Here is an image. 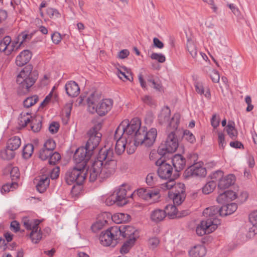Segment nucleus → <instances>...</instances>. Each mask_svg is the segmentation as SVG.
<instances>
[{"label":"nucleus","instance_id":"nucleus-17","mask_svg":"<svg viewBox=\"0 0 257 257\" xmlns=\"http://www.w3.org/2000/svg\"><path fill=\"white\" fill-rule=\"evenodd\" d=\"M171 160L173 167L176 172H179L182 170L186 166V161L185 158L181 154H177L170 156L168 160Z\"/></svg>","mask_w":257,"mask_h":257},{"label":"nucleus","instance_id":"nucleus-48","mask_svg":"<svg viewBox=\"0 0 257 257\" xmlns=\"http://www.w3.org/2000/svg\"><path fill=\"white\" fill-rule=\"evenodd\" d=\"M106 223V220H99L92 225L91 227V229L93 232H96L98 230H100L104 225L105 223Z\"/></svg>","mask_w":257,"mask_h":257},{"label":"nucleus","instance_id":"nucleus-56","mask_svg":"<svg viewBox=\"0 0 257 257\" xmlns=\"http://www.w3.org/2000/svg\"><path fill=\"white\" fill-rule=\"evenodd\" d=\"M14 186H18V183L16 182H13L11 184H6L2 187L1 190V192L3 194L9 192L11 190V188L14 187Z\"/></svg>","mask_w":257,"mask_h":257},{"label":"nucleus","instance_id":"nucleus-22","mask_svg":"<svg viewBox=\"0 0 257 257\" xmlns=\"http://www.w3.org/2000/svg\"><path fill=\"white\" fill-rule=\"evenodd\" d=\"M67 94L72 97L77 96L80 93V88L78 84L74 81L67 82L65 86Z\"/></svg>","mask_w":257,"mask_h":257},{"label":"nucleus","instance_id":"nucleus-26","mask_svg":"<svg viewBox=\"0 0 257 257\" xmlns=\"http://www.w3.org/2000/svg\"><path fill=\"white\" fill-rule=\"evenodd\" d=\"M171 115V110L168 106H165L162 108L160 114L158 115V120L160 124H163L169 120Z\"/></svg>","mask_w":257,"mask_h":257},{"label":"nucleus","instance_id":"nucleus-51","mask_svg":"<svg viewBox=\"0 0 257 257\" xmlns=\"http://www.w3.org/2000/svg\"><path fill=\"white\" fill-rule=\"evenodd\" d=\"M51 151L43 147L40 151L39 158L42 160H46L47 159H49V157L51 153Z\"/></svg>","mask_w":257,"mask_h":257},{"label":"nucleus","instance_id":"nucleus-37","mask_svg":"<svg viewBox=\"0 0 257 257\" xmlns=\"http://www.w3.org/2000/svg\"><path fill=\"white\" fill-rule=\"evenodd\" d=\"M187 49L193 59H196L198 50L195 43L192 40H188L186 44Z\"/></svg>","mask_w":257,"mask_h":257},{"label":"nucleus","instance_id":"nucleus-63","mask_svg":"<svg viewBox=\"0 0 257 257\" xmlns=\"http://www.w3.org/2000/svg\"><path fill=\"white\" fill-rule=\"evenodd\" d=\"M47 14L51 18L54 16L59 17L60 15L57 10L51 8H49L47 9Z\"/></svg>","mask_w":257,"mask_h":257},{"label":"nucleus","instance_id":"nucleus-38","mask_svg":"<svg viewBox=\"0 0 257 257\" xmlns=\"http://www.w3.org/2000/svg\"><path fill=\"white\" fill-rule=\"evenodd\" d=\"M123 124L121 122L119 125L117 127L115 130L114 138V139L117 140H122L123 138L125 141V138L126 137L125 133L124 132Z\"/></svg>","mask_w":257,"mask_h":257},{"label":"nucleus","instance_id":"nucleus-31","mask_svg":"<svg viewBox=\"0 0 257 257\" xmlns=\"http://www.w3.org/2000/svg\"><path fill=\"white\" fill-rule=\"evenodd\" d=\"M32 118L31 128L35 133L39 132L42 127V118L40 116H35Z\"/></svg>","mask_w":257,"mask_h":257},{"label":"nucleus","instance_id":"nucleus-11","mask_svg":"<svg viewBox=\"0 0 257 257\" xmlns=\"http://www.w3.org/2000/svg\"><path fill=\"white\" fill-rule=\"evenodd\" d=\"M122 122L123 124L124 132L127 137L125 138V141L126 143L129 142V144H130L134 135L141 127V120L139 118L136 117L132 119L130 122L128 120H124Z\"/></svg>","mask_w":257,"mask_h":257},{"label":"nucleus","instance_id":"nucleus-36","mask_svg":"<svg viewBox=\"0 0 257 257\" xmlns=\"http://www.w3.org/2000/svg\"><path fill=\"white\" fill-rule=\"evenodd\" d=\"M136 240V238L135 237L128 239L121 246L120 248V253L123 254L128 252Z\"/></svg>","mask_w":257,"mask_h":257},{"label":"nucleus","instance_id":"nucleus-30","mask_svg":"<svg viewBox=\"0 0 257 257\" xmlns=\"http://www.w3.org/2000/svg\"><path fill=\"white\" fill-rule=\"evenodd\" d=\"M249 221L252 225V227L249 229V233H252L253 235L257 234V211L250 213L249 215Z\"/></svg>","mask_w":257,"mask_h":257},{"label":"nucleus","instance_id":"nucleus-40","mask_svg":"<svg viewBox=\"0 0 257 257\" xmlns=\"http://www.w3.org/2000/svg\"><path fill=\"white\" fill-rule=\"evenodd\" d=\"M11 38L9 36H5L0 41V52H5L7 54L8 53V46L11 44Z\"/></svg>","mask_w":257,"mask_h":257},{"label":"nucleus","instance_id":"nucleus-5","mask_svg":"<svg viewBox=\"0 0 257 257\" xmlns=\"http://www.w3.org/2000/svg\"><path fill=\"white\" fill-rule=\"evenodd\" d=\"M33 66L28 64L25 66L18 75L17 82L19 84L17 92L19 95H23L29 91V88L35 83L38 77L37 70L33 71Z\"/></svg>","mask_w":257,"mask_h":257},{"label":"nucleus","instance_id":"nucleus-46","mask_svg":"<svg viewBox=\"0 0 257 257\" xmlns=\"http://www.w3.org/2000/svg\"><path fill=\"white\" fill-rule=\"evenodd\" d=\"M156 180L157 175L154 173H151L147 176L146 182L149 186L152 187L151 188H153V187L156 185Z\"/></svg>","mask_w":257,"mask_h":257},{"label":"nucleus","instance_id":"nucleus-39","mask_svg":"<svg viewBox=\"0 0 257 257\" xmlns=\"http://www.w3.org/2000/svg\"><path fill=\"white\" fill-rule=\"evenodd\" d=\"M34 145L32 144H28L23 147L22 155L25 159H29L34 152Z\"/></svg>","mask_w":257,"mask_h":257},{"label":"nucleus","instance_id":"nucleus-1","mask_svg":"<svg viewBox=\"0 0 257 257\" xmlns=\"http://www.w3.org/2000/svg\"><path fill=\"white\" fill-rule=\"evenodd\" d=\"M116 167L117 161L113 149L106 147L101 148L92 164L90 171V182H94L97 178L102 182L110 177L115 172Z\"/></svg>","mask_w":257,"mask_h":257},{"label":"nucleus","instance_id":"nucleus-53","mask_svg":"<svg viewBox=\"0 0 257 257\" xmlns=\"http://www.w3.org/2000/svg\"><path fill=\"white\" fill-rule=\"evenodd\" d=\"M10 176L12 181H15L19 179L20 176L19 168L13 167L11 170Z\"/></svg>","mask_w":257,"mask_h":257},{"label":"nucleus","instance_id":"nucleus-29","mask_svg":"<svg viewBox=\"0 0 257 257\" xmlns=\"http://www.w3.org/2000/svg\"><path fill=\"white\" fill-rule=\"evenodd\" d=\"M186 194H180V193H171L169 192V197L172 198L173 204L176 205H181L186 198Z\"/></svg>","mask_w":257,"mask_h":257},{"label":"nucleus","instance_id":"nucleus-45","mask_svg":"<svg viewBox=\"0 0 257 257\" xmlns=\"http://www.w3.org/2000/svg\"><path fill=\"white\" fill-rule=\"evenodd\" d=\"M49 157V164L51 165H55L61 159V156L57 152L52 151Z\"/></svg>","mask_w":257,"mask_h":257},{"label":"nucleus","instance_id":"nucleus-47","mask_svg":"<svg viewBox=\"0 0 257 257\" xmlns=\"http://www.w3.org/2000/svg\"><path fill=\"white\" fill-rule=\"evenodd\" d=\"M183 138L191 144H194L196 139L193 134L189 130H185L183 131Z\"/></svg>","mask_w":257,"mask_h":257},{"label":"nucleus","instance_id":"nucleus-57","mask_svg":"<svg viewBox=\"0 0 257 257\" xmlns=\"http://www.w3.org/2000/svg\"><path fill=\"white\" fill-rule=\"evenodd\" d=\"M216 201L218 203L223 204L224 205L226 204L228 202L225 191L220 194V195L217 197Z\"/></svg>","mask_w":257,"mask_h":257},{"label":"nucleus","instance_id":"nucleus-61","mask_svg":"<svg viewBox=\"0 0 257 257\" xmlns=\"http://www.w3.org/2000/svg\"><path fill=\"white\" fill-rule=\"evenodd\" d=\"M210 78L214 83H217L220 79L219 73L214 70H213L210 74Z\"/></svg>","mask_w":257,"mask_h":257},{"label":"nucleus","instance_id":"nucleus-64","mask_svg":"<svg viewBox=\"0 0 257 257\" xmlns=\"http://www.w3.org/2000/svg\"><path fill=\"white\" fill-rule=\"evenodd\" d=\"M218 135L219 146L220 148L221 147L222 149H224L226 145L224 135L222 133H219Z\"/></svg>","mask_w":257,"mask_h":257},{"label":"nucleus","instance_id":"nucleus-34","mask_svg":"<svg viewBox=\"0 0 257 257\" xmlns=\"http://www.w3.org/2000/svg\"><path fill=\"white\" fill-rule=\"evenodd\" d=\"M15 151H12L11 149H9L7 146L6 149L0 152L1 157L4 160H12L15 157Z\"/></svg>","mask_w":257,"mask_h":257},{"label":"nucleus","instance_id":"nucleus-2","mask_svg":"<svg viewBox=\"0 0 257 257\" xmlns=\"http://www.w3.org/2000/svg\"><path fill=\"white\" fill-rule=\"evenodd\" d=\"M102 123L97 122L87 132L88 140L84 147L78 148L73 155V160L77 166L82 169L86 167L87 162L90 160L94 150L98 146L102 134L99 132Z\"/></svg>","mask_w":257,"mask_h":257},{"label":"nucleus","instance_id":"nucleus-62","mask_svg":"<svg viewBox=\"0 0 257 257\" xmlns=\"http://www.w3.org/2000/svg\"><path fill=\"white\" fill-rule=\"evenodd\" d=\"M194 86L195 88L196 91L200 94H203L204 92V88L203 84L200 82H195Z\"/></svg>","mask_w":257,"mask_h":257},{"label":"nucleus","instance_id":"nucleus-20","mask_svg":"<svg viewBox=\"0 0 257 257\" xmlns=\"http://www.w3.org/2000/svg\"><path fill=\"white\" fill-rule=\"evenodd\" d=\"M235 176L233 174H228L219 179L218 188L224 190L233 185L235 181Z\"/></svg>","mask_w":257,"mask_h":257},{"label":"nucleus","instance_id":"nucleus-8","mask_svg":"<svg viewBox=\"0 0 257 257\" xmlns=\"http://www.w3.org/2000/svg\"><path fill=\"white\" fill-rule=\"evenodd\" d=\"M157 136V131L156 128H151L149 131H147L146 127H140L139 130L134 135L132 140L135 147L139 145H143L145 147L149 148L154 143Z\"/></svg>","mask_w":257,"mask_h":257},{"label":"nucleus","instance_id":"nucleus-60","mask_svg":"<svg viewBox=\"0 0 257 257\" xmlns=\"http://www.w3.org/2000/svg\"><path fill=\"white\" fill-rule=\"evenodd\" d=\"M211 124L214 128H217L220 123V118L219 117L217 118V115L216 113L212 115L211 119Z\"/></svg>","mask_w":257,"mask_h":257},{"label":"nucleus","instance_id":"nucleus-58","mask_svg":"<svg viewBox=\"0 0 257 257\" xmlns=\"http://www.w3.org/2000/svg\"><path fill=\"white\" fill-rule=\"evenodd\" d=\"M51 37L52 41L55 44H58L62 40L61 34L57 32H55L52 34Z\"/></svg>","mask_w":257,"mask_h":257},{"label":"nucleus","instance_id":"nucleus-18","mask_svg":"<svg viewBox=\"0 0 257 257\" xmlns=\"http://www.w3.org/2000/svg\"><path fill=\"white\" fill-rule=\"evenodd\" d=\"M34 183L36 184V190L39 192L42 193L45 192L49 187L50 185V178L48 176L43 175L39 177L38 178H36Z\"/></svg>","mask_w":257,"mask_h":257},{"label":"nucleus","instance_id":"nucleus-6","mask_svg":"<svg viewBox=\"0 0 257 257\" xmlns=\"http://www.w3.org/2000/svg\"><path fill=\"white\" fill-rule=\"evenodd\" d=\"M33 66L28 64L25 66L18 75L17 82L19 84L17 92L19 95H23L29 91V88L35 83L38 77L37 70L33 71Z\"/></svg>","mask_w":257,"mask_h":257},{"label":"nucleus","instance_id":"nucleus-33","mask_svg":"<svg viewBox=\"0 0 257 257\" xmlns=\"http://www.w3.org/2000/svg\"><path fill=\"white\" fill-rule=\"evenodd\" d=\"M147 81L149 83V85L151 87L158 91H161L162 86L158 79L156 80L155 79L153 75H149L147 78Z\"/></svg>","mask_w":257,"mask_h":257},{"label":"nucleus","instance_id":"nucleus-49","mask_svg":"<svg viewBox=\"0 0 257 257\" xmlns=\"http://www.w3.org/2000/svg\"><path fill=\"white\" fill-rule=\"evenodd\" d=\"M160 240L159 238L154 237L150 238L148 240V244L150 248L152 250L156 249L158 245L160 244Z\"/></svg>","mask_w":257,"mask_h":257},{"label":"nucleus","instance_id":"nucleus-28","mask_svg":"<svg viewBox=\"0 0 257 257\" xmlns=\"http://www.w3.org/2000/svg\"><path fill=\"white\" fill-rule=\"evenodd\" d=\"M21 140L20 137L14 136L9 139L7 143V147L12 151L17 150L21 146Z\"/></svg>","mask_w":257,"mask_h":257},{"label":"nucleus","instance_id":"nucleus-23","mask_svg":"<svg viewBox=\"0 0 257 257\" xmlns=\"http://www.w3.org/2000/svg\"><path fill=\"white\" fill-rule=\"evenodd\" d=\"M167 216L165 210L161 209H156L153 210L150 214L152 221L158 223L162 221Z\"/></svg>","mask_w":257,"mask_h":257},{"label":"nucleus","instance_id":"nucleus-3","mask_svg":"<svg viewBox=\"0 0 257 257\" xmlns=\"http://www.w3.org/2000/svg\"><path fill=\"white\" fill-rule=\"evenodd\" d=\"M135 232H138V231L133 226L125 224L115 225L108 228L105 232H101L99 240L103 245L114 247L118 242V239L132 238Z\"/></svg>","mask_w":257,"mask_h":257},{"label":"nucleus","instance_id":"nucleus-9","mask_svg":"<svg viewBox=\"0 0 257 257\" xmlns=\"http://www.w3.org/2000/svg\"><path fill=\"white\" fill-rule=\"evenodd\" d=\"M86 177V173L84 169L74 167L69 169L65 173L64 179L68 185H72L75 183L76 185H82Z\"/></svg>","mask_w":257,"mask_h":257},{"label":"nucleus","instance_id":"nucleus-19","mask_svg":"<svg viewBox=\"0 0 257 257\" xmlns=\"http://www.w3.org/2000/svg\"><path fill=\"white\" fill-rule=\"evenodd\" d=\"M32 53L29 50H24L17 56L16 59V65L22 67L27 64L31 59Z\"/></svg>","mask_w":257,"mask_h":257},{"label":"nucleus","instance_id":"nucleus-50","mask_svg":"<svg viewBox=\"0 0 257 257\" xmlns=\"http://www.w3.org/2000/svg\"><path fill=\"white\" fill-rule=\"evenodd\" d=\"M150 58L153 60H157L159 63H164L166 61L165 56L161 53H152L150 56Z\"/></svg>","mask_w":257,"mask_h":257},{"label":"nucleus","instance_id":"nucleus-21","mask_svg":"<svg viewBox=\"0 0 257 257\" xmlns=\"http://www.w3.org/2000/svg\"><path fill=\"white\" fill-rule=\"evenodd\" d=\"M218 214L220 215V207L216 206L206 208L203 211V216L207 218L206 220H213V221L215 219L219 220L217 218Z\"/></svg>","mask_w":257,"mask_h":257},{"label":"nucleus","instance_id":"nucleus-59","mask_svg":"<svg viewBox=\"0 0 257 257\" xmlns=\"http://www.w3.org/2000/svg\"><path fill=\"white\" fill-rule=\"evenodd\" d=\"M59 127L60 125L58 122L53 121L49 125V130L51 134H54L58 132Z\"/></svg>","mask_w":257,"mask_h":257},{"label":"nucleus","instance_id":"nucleus-10","mask_svg":"<svg viewBox=\"0 0 257 257\" xmlns=\"http://www.w3.org/2000/svg\"><path fill=\"white\" fill-rule=\"evenodd\" d=\"M167 158L160 156V158L157 160L155 164L159 167L157 169V173L160 178L170 181L171 179L176 177L175 174L172 175L173 167L170 163L167 162Z\"/></svg>","mask_w":257,"mask_h":257},{"label":"nucleus","instance_id":"nucleus-41","mask_svg":"<svg viewBox=\"0 0 257 257\" xmlns=\"http://www.w3.org/2000/svg\"><path fill=\"white\" fill-rule=\"evenodd\" d=\"M129 142H125L123 140H117L115 146V151L117 155H120L125 150L127 144Z\"/></svg>","mask_w":257,"mask_h":257},{"label":"nucleus","instance_id":"nucleus-24","mask_svg":"<svg viewBox=\"0 0 257 257\" xmlns=\"http://www.w3.org/2000/svg\"><path fill=\"white\" fill-rule=\"evenodd\" d=\"M237 208V205L235 203H226L220 207V216H225L234 213Z\"/></svg>","mask_w":257,"mask_h":257},{"label":"nucleus","instance_id":"nucleus-13","mask_svg":"<svg viewBox=\"0 0 257 257\" xmlns=\"http://www.w3.org/2000/svg\"><path fill=\"white\" fill-rule=\"evenodd\" d=\"M159 193L158 189L141 188L137 190V194L140 198L147 201L153 199L154 202L160 198Z\"/></svg>","mask_w":257,"mask_h":257},{"label":"nucleus","instance_id":"nucleus-55","mask_svg":"<svg viewBox=\"0 0 257 257\" xmlns=\"http://www.w3.org/2000/svg\"><path fill=\"white\" fill-rule=\"evenodd\" d=\"M41 221L39 219H35L34 220V224L32 225L31 232L30 234V237H33V235H35V233L39 232V225L41 223Z\"/></svg>","mask_w":257,"mask_h":257},{"label":"nucleus","instance_id":"nucleus-4","mask_svg":"<svg viewBox=\"0 0 257 257\" xmlns=\"http://www.w3.org/2000/svg\"><path fill=\"white\" fill-rule=\"evenodd\" d=\"M180 114L175 113L171 118L168 127H172L174 130L170 132L167 137L164 143H162L158 149V153L160 156L169 159L170 156L176 151L179 147L177 137L174 131L177 130L180 123Z\"/></svg>","mask_w":257,"mask_h":257},{"label":"nucleus","instance_id":"nucleus-54","mask_svg":"<svg viewBox=\"0 0 257 257\" xmlns=\"http://www.w3.org/2000/svg\"><path fill=\"white\" fill-rule=\"evenodd\" d=\"M43 147L51 152L53 151L56 148L55 142L52 139H49L46 141Z\"/></svg>","mask_w":257,"mask_h":257},{"label":"nucleus","instance_id":"nucleus-52","mask_svg":"<svg viewBox=\"0 0 257 257\" xmlns=\"http://www.w3.org/2000/svg\"><path fill=\"white\" fill-rule=\"evenodd\" d=\"M143 102L150 106H153L156 105L155 101L152 98V96L146 95L141 98Z\"/></svg>","mask_w":257,"mask_h":257},{"label":"nucleus","instance_id":"nucleus-44","mask_svg":"<svg viewBox=\"0 0 257 257\" xmlns=\"http://www.w3.org/2000/svg\"><path fill=\"white\" fill-rule=\"evenodd\" d=\"M11 45L9 44L8 46V55H10L13 52L17 51L21 47L22 42L19 45V38L17 40L11 41Z\"/></svg>","mask_w":257,"mask_h":257},{"label":"nucleus","instance_id":"nucleus-35","mask_svg":"<svg viewBox=\"0 0 257 257\" xmlns=\"http://www.w3.org/2000/svg\"><path fill=\"white\" fill-rule=\"evenodd\" d=\"M174 204H169L165 207L164 210L166 212V215L170 218H175L177 215L178 208Z\"/></svg>","mask_w":257,"mask_h":257},{"label":"nucleus","instance_id":"nucleus-32","mask_svg":"<svg viewBox=\"0 0 257 257\" xmlns=\"http://www.w3.org/2000/svg\"><path fill=\"white\" fill-rule=\"evenodd\" d=\"M30 115L29 112L23 113L22 112L19 116L18 123L21 127H25L29 123H31L32 118L28 117Z\"/></svg>","mask_w":257,"mask_h":257},{"label":"nucleus","instance_id":"nucleus-16","mask_svg":"<svg viewBox=\"0 0 257 257\" xmlns=\"http://www.w3.org/2000/svg\"><path fill=\"white\" fill-rule=\"evenodd\" d=\"M206 173L205 168L195 164L188 167L185 171L184 175L186 178L193 176L203 177L206 176Z\"/></svg>","mask_w":257,"mask_h":257},{"label":"nucleus","instance_id":"nucleus-43","mask_svg":"<svg viewBox=\"0 0 257 257\" xmlns=\"http://www.w3.org/2000/svg\"><path fill=\"white\" fill-rule=\"evenodd\" d=\"M216 186V183L215 181H209L202 188V192L204 194H208L213 192Z\"/></svg>","mask_w":257,"mask_h":257},{"label":"nucleus","instance_id":"nucleus-7","mask_svg":"<svg viewBox=\"0 0 257 257\" xmlns=\"http://www.w3.org/2000/svg\"><path fill=\"white\" fill-rule=\"evenodd\" d=\"M100 96L93 92L87 98L88 110L92 113H96L100 116L105 115L112 108L113 101L105 98L99 101Z\"/></svg>","mask_w":257,"mask_h":257},{"label":"nucleus","instance_id":"nucleus-25","mask_svg":"<svg viewBox=\"0 0 257 257\" xmlns=\"http://www.w3.org/2000/svg\"><path fill=\"white\" fill-rule=\"evenodd\" d=\"M206 253V248L202 245L193 246L189 251L191 257H203Z\"/></svg>","mask_w":257,"mask_h":257},{"label":"nucleus","instance_id":"nucleus-12","mask_svg":"<svg viewBox=\"0 0 257 257\" xmlns=\"http://www.w3.org/2000/svg\"><path fill=\"white\" fill-rule=\"evenodd\" d=\"M220 220L216 219L214 221L210 220H202L196 227V234L200 236L209 234L217 228L218 225L220 224Z\"/></svg>","mask_w":257,"mask_h":257},{"label":"nucleus","instance_id":"nucleus-15","mask_svg":"<svg viewBox=\"0 0 257 257\" xmlns=\"http://www.w3.org/2000/svg\"><path fill=\"white\" fill-rule=\"evenodd\" d=\"M177 177H174L171 179L170 181L163 183L162 188L163 189L170 190L172 189H174V191H170L171 193H180V194H186L185 193V186L183 183H178L176 184L175 182V179Z\"/></svg>","mask_w":257,"mask_h":257},{"label":"nucleus","instance_id":"nucleus-42","mask_svg":"<svg viewBox=\"0 0 257 257\" xmlns=\"http://www.w3.org/2000/svg\"><path fill=\"white\" fill-rule=\"evenodd\" d=\"M38 100L39 97L36 95L28 97L23 101L24 106L26 108H29L36 104Z\"/></svg>","mask_w":257,"mask_h":257},{"label":"nucleus","instance_id":"nucleus-27","mask_svg":"<svg viewBox=\"0 0 257 257\" xmlns=\"http://www.w3.org/2000/svg\"><path fill=\"white\" fill-rule=\"evenodd\" d=\"M131 216L127 214L118 213L111 216L112 220L116 224H121L130 220Z\"/></svg>","mask_w":257,"mask_h":257},{"label":"nucleus","instance_id":"nucleus-14","mask_svg":"<svg viewBox=\"0 0 257 257\" xmlns=\"http://www.w3.org/2000/svg\"><path fill=\"white\" fill-rule=\"evenodd\" d=\"M127 191L123 185L121 186L116 189L113 193L114 195L115 201H117V205L123 206L128 203V198H133L135 192L131 193L127 196Z\"/></svg>","mask_w":257,"mask_h":257}]
</instances>
